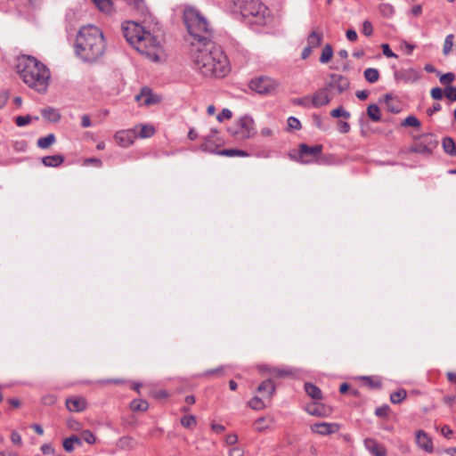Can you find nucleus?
Listing matches in <instances>:
<instances>
[{"label": "nucleus", "instance_id": "7ed1b4c3", "mask_svg": "<svg viewBox=\"0 0 456 456\" xmlns=\"http://www.w3.org/2000/svg\"><path fill=\"white\" fill-rule=\"evenodd\" d=\"M106 48L102 30L93 25L81 28L76 39V54L84 61L93 62L101 58Z\"/></svg>", "mask_w": 456, "mask_h": 456}, {"label": "nucleus", "instance_id": "680f3d73", "mask_svg": "<svg viewBox=\"0 0 456 456\" xmlns=\"http://www.w3.org/2000/svg\"><path fill=\"white\" fill-rule=\"evenodd\" d=\"M225 442L229 445H233L238 442V436L236 434H229L225 437Z\"/></svg>", "mask_w": 456, "mask_h": 456}, {"label": "nucleus", "instance_id": "6e6d98bb", "mask_svg": "<svg viewBox=\"0 0 456 456\" xmlns=\"http://www.w3.org/2000/svg\"><path fill=\"white\" fill-rule=\"evenodd\" d=\"M381 47H382L383 54L385 56H387V58H396L397 57V55L392 52V50L390 49V47L387 44H383L381 45Z\"/></svg>", "mask_w": 456, "mask_h": 456}, {"label": "nucleus", "instance_id": "39448f33", "mask_svg": "<svg viewBox=\"0 0 456 456\" xmlns=\"http://www.w3.org/2000/svg\"><path fill=\"white\" fill-rule=\"evenodd\" d=\"M183 20L192 40L191 47H196L213 41L214 30L206 17L196 8L184 9Z\"/></svg>", "mask_w": 456, "mask_h": 456}, {"label": "nucleus", "instance_id": "f8f14e48", "mask_svg": "<svg viewBox=\"0 0 456 456\" xmlns=\"http://www.w3.org/2000/svg\"><path fill=\"white\" fill-rule=\"evenodd\" d=\"M137 138L136 128L119 130L114 134V140L118 145L123 148L132 145Z\"/></svg>", "mask_w": 456, "mask_h": 456}, {"label": "nucleus", "instance_id": "37998d69", "mask_svg": "<svg viewBox=\"0 0 456 456\" xmlns=\"http://www.w3.org/2000/svg\"><path fill=\"white\" fill-rule=\"evenodd\" d=\"M312 98L310 96H304L300 98H296L293 100V104L297 106H302L305 108H311L313 107L312 104Z\"/></svg>", "mask_w": 456, "mask_h": 456}, {"label": "nucleus", "instance_id": "473e14b6", "mask_svg": "<svg viewBox=\"0 0 456 456\" xmlns=\"http://www.w3.org/2000/svg\"><path fill=\"white\" fill-rule=\"evenodd\" d=\"M434 147L435 144L433 143L424 144L423 142H420L414 145L413 151L421 154H430Z\"/></svg>", "mask_w": 456, "mask_h": 456}, {"label": "nucleus", "instance_id": "a19ab883", "mask_svg": "<svg viewBox=\"0 0 456 456\" xmlns=\"http://www.w3.org/2000/svg\"><path fill=\"white\" fill-rule=\"evenodd\" d=\"M196 418L194 415H185L181 419V424L186 428H193L196 426Z\"/></svg>", "mask_w": 456, "mask_h": 456}, {"label": "nucleus", "instance_id": "c03bdc74", "mask_svg": "<svg viewBox=\"0 0 456 456\" xmlns=\"http://www.w3.org/2000/svg\"><path fill=\"white\" fill-rule=\"evenodd\" d=\"M248 405L253 410H262L265 407L264 401L257 396L253 397L248 403Z\"/></svg>", "mask_w": 456, "mask_h": 456}, {"label": "nucleus", "instance_id": "a878e982", "mask_svg": "<svg viewBox=\"0 0 456 456\" xmlns=\"http://www.w3.org/2000/svg\"><path fill=\"white\" fill-rule=\"evenodd\" d=\"M55 135L49 134L45 137H41L37 140V145L40 149H47L55 142Z\"/></svg>", "mask_w": 456, "mask_h": 456}, {"label": "nucleus", "instance_id": "5701e85b", "mask_svg": "<svg viewBox=\"0 0 456 456\" xmlns=\"http://www.w3.org/2000/svg\"><path fill=\"white\" fill-rule=\"evenodd\" d=\"M96 7L102 12L110 15L114 12L111 0H93Z\"/></svg>", "mask_w": 456, "mask_h": 456}, {"label": "nucleus", "instance_id": "f03ea898", "mask_svg": "<svg viewBox=\"0 0 456 456\" xmlns=\"http://www.w3.org/2000/svg\"><path fill=\"white\" fill-rule=\"evenodd\" d=\"M122 32L127 43L142 56L151 61H160L163 55L160 41L139 23L132 20L124 21Z\"/></svg>", "mask_w": 456, "mask_h": 456}, {"label": "nucleus", "instance_id": "aec40b11", "mask_svg": "<svg viewBox=\"0 0 456 456\" xmlns=\"http://www.w3.org/2000/svg\"><path fill=\"white\" fill-rule=\"evenodd\" d=\"M64 161V158L62 155L56 154L46 156L42 159V163L45 167H57L61 166Z\"/></svg>", "mask_w": 456, "mask_h": 456}, {"label": "nucleus", "instance_id": "c756f323", "mask_svg": "<svg viewBox=\"0 0 456 456\" xmlns=\"http://www.w3.org/2000/svg\"><path fill=\"white\" fill-rule=\"evenodd\" d=\"M443 148L446 153L451 156H456V144L451 137H445L443 140Z\"/></svg>", "mask_w": 456, "mask_h": 456}, {"label": "nucleus", "instance_id": "9d476101", "mask_svg": "<svg viewBox=\"0 0 456 456\" xmlns=\"http://www.w3.org/2000/svg\"><path fill=\"white\" fill-rule=\"evenodd\" d=\"M322 151V145L308 146L301 144L299 147V159L301 163L307 164L317 159Z\"/></svg>", "mask_w": 456, "mask_h": 456}, {"label": "nucleus", "instance_id": "864d4df0", "mask_svg": "<svg viewBox=\"0 0 456 456\" xmlns=\"http://www.w3.org/2000/svg\"><path fill=\"white\" fill-rule=\"evenodd\" d=\"M431 97L434 100H441L444 96V91L440 87H434L430 91Z\"/></svg>", "mask_w": 456, "mask_h": 456}, {"label": "nucleus", "instance_id": "774afa93", "mask_svg": "<svg viewBox=\"0 0 456 456\" xmlns=\"http://www.w3.org/2000/svg\"><path fill=\"white\" fill-rule=\"evenodd\" d=\"M441 433L444 436H445L446 438H449L450 436L452 435L453 431L452 430V428L449 426L444 425L441 428Z\"/></svg>", "mask_w": 456, "mask_h": 456}, {"label": "nucleus", "instance_id": "c85d7f7f", "mask_svg": "<svg viewBox=\"0 0 456 456\" xmlns=\"http://www.w3.org/2000/svg\"><path fill=\"white\" fill-rule=\"evenodd\" d=\"M367 115L374 122L381 120L380 110L377 104H370L368 106Z\"/></svg>", "mask_w": 456, "mask_h": 456}, {"label": "nucleus", "instance_id": "13d9d810", "mask_svg": "<svg viewBox=\"0 0 456 456\" xmlns=\"http://www.w3.org/2000/svg\"><path fill=\"white\" fill-rule=\"evenodd\" d=\"M11 441L18 445H21L22 440L20 435L17 431H12L11 434Z\"/></svg>", "mask_w": 456, "mask_h": 456}, {"label": "nucleus", "instance_id": "de8ad7c7", "mask_svg": "<svg viewBox=\"0 0 456 456\" xmlns=\"http://www.w3.org/2000/svg\"><path fill=\"white\" fill-rule=\"evenodd\" d=\"M455 79V75L452 72H447L442 76H440L439 80L443 85H450Z\"/></svg>", "mask_w": 456, "mask_h": 456}, {"label": "nucleus", "instance_id": "a211bd4d", "mask_svg": "<svg viewBox=\"0 0 456 456\" xmlns=\"http://www.w3.org/2000/svg\"><path fill=\"white\" fill-rule=\"evenodd\" d=\"M365 449L372 456H386V448L372 438H366L363 442Z\"/></svg>", "mask_w": 456, "mask_h": 456}, {"label": "nucleus", "instance_id": "f704fd0d", "mask_svg": "<svg viewBox=\"0 0 456 456\" xmlns=\"http://www.w3.org/2000/svg\"><path fill=\"white\" fill-rule=\"evenodd\" d=\"M407 395V393L404 389H399L395 392H393L390 395V401L392 403L397 404L403 402Z\"/></svg>", "mask_w": 456, "mask_h": 456}, {"label": "nucleus", "instance_id": "2f4dec72", "mask_svg": "<svg viewBox=\"0 0 456 456\" xmlns=\"http://www.w3.org/2000/svg\"><path fill=\"white\" fill-rule=\"evenodd\" d=\"M364 78L370 83H375L379 78V72L377 69L368 68L363 72Z\"/></svg>", "mask_w": 456, "mask_h": 456}, {"label": "nucleus", "instance_id": "72a5a7b5", "mask_svg": "<svg viewBox=\"0 0 456 456\" xmlns=\"http://www.w3.org/2000/svg\"><path fill=\"white\" fill-rule=\"evenodd\" d=\"M333 56V49L331 45H326L322 51V54L320 56V62L321 63H328Z\"/></svg>", "mask_w": 456, "mask_h": 456}, {"label": "nucleus", "instance_id": "0eeeda50", "mask_svg": "<svg viewBox=\"0 0 456 456\" xmlns=\"http://www.w3.org/2000/svg\"><path fill=\"white\" fill-rule=\"evenodd\" d=\"M279 86L280 83L278 80L267 76L255 77L250 80L248 85L252 91L263 95L273 94Z\"/></svg>", "mask_w": 456, "mask_h": 456}, {"label": "nucleus", "instance_id": "58836bf2", "mask_svg": "<svg viewBox=\"0 0 456 456\" xmlns=\"http://www.w3.org/2000/svg\"><path fill=\"white\" fill-rule=\"evenodd\" d=\"M270 372L274 377H278V378L293 375V370L289 368H283V369L273 368V369H270Z\"/></svg>", "mask_w": 456, "mask_h": 456}, {"label": "nucleus", "instance_id": "c9c22d12", "mask_svg": "<svg viewBox=\"0 0 456 456\" xmlns=\"http://www.w3.org/2000/svg\"><path fill=\"white\" fill-rule=\"evenodd\" d=\"M453 40L454 36L452 34H449L445 37L444 47H443V53L444 55L447 56L450 54L452 46H453Z\"/></svg>", "mask_w": 456, "mask_h": 456}, {"label": "nucleus", "instance_id": "4c0bfd02", "mask_svg": "<svg viewBox=\"0 0 456 456\" xmlns=\"http://www.w3.org/2000/svg\"><path fill=\"white\" fill-rule=\"evenodd\" d=\"M330 116L336 118L342 117L346 119H348L351 117V114L350 112L346 110L344 107L339 106L338 108L334 109L330 111Z\"/></svg>", "mask_w": 456, "mask_h": 456}, {"label": "nucleus", "instance_id": "7c9ffc66", "mask_svg": "<svg viewBox=\"0 0 456 456\" xmlns=\"http://www.w3.org/2000/svg\"><path fill=\"white\" fill-rule=\"evenodd\" d=\"M148 408V402L142 399H134L130 403V409L134 411H144Z\"/></svg>", "mask_w": 456, "mask_h": 456}, {"label": "nucleus", "instance_id": "6ab92c4d", "mask_svg": "<svg viewBox=\"0 0 456 456\" xmlns=\"http://www.w3.org/2000/svg\"><path fill=\"white\" fill-rule=\"evenodd\" d=\"M416 444L417 445L428 452H433V441L431 437L423 430H419L416 432Z\"/></svg>", "mask_w": 456, "mask_h": 456}, {"label": "nucleus", "instance_id": "69168bd1", "mask_svg": "<svg viewBox=\"0 0 456 456\" xmlns=\"http://www.w3.org/2000/svg\"><path fill=\"white\" fill-rule=\"evenodd\" d=\"M346 35V38L351 42H354L357 40L358 36L354 29H348Z\"/></svg>", "mask_w": 456, "mask_h": 456}, {"label": "nucleus", "instance_id": "9b49d317", "mask_svg": "<svg viewBox=\"0 0 456 456\" xmlns=\"http://www.w3.org/2000/svg\"><path fill=\"white\" fill-rule=\"evenodd\" d=\"M201 149L205 151H209L213 153H216L221 156L226 157H248L249 154L242 150L236 149H225L222 151H216L215 147L211 144V141L209 137L205 139V142L201 144Z\"/></svg>", "mask_w": 456, "mask_h": 456}, {"label": "nucleus", "instance_id": "423d86ee", "mask_svg": "<svg viewBox=\"0 0 456 456\" xmlns=\"http://www.w3.org/2000/svg\"><path fill=\"white\" fill-rule=\"evenodd\" d=\"M236 8L245 18H252V22L265 25L270 21L268 8L258 0H232Z\"/></svg>", "mask_w": 456, "mask_h": 456}, {"label": "nucleus", "instance_id": "a18cd8bd", "mask_svg": "<svg viewBox=\"0 0 456 456\" xmlns=\"http://www.w3.org/2000/svg\"><path fill=\"white\" fill-rule=\"evenodd\" d=\"M126 3L138 12L144 13L145 4L143 0H126Z\"/></svg>", "mask_w": 456, "mask_h": 456}, {"label": "nucleus", "instance_id": "49530a36", "mask_svg": "<svg viewBox=\"0 0 456 456\" xmlns=\"http://www.w3.org/2000/svg\"><path fill=\"white\" fill-rule=\"evenodd\" d=\"M444 95L452 102L456 101V87L453 86H448L444 90Z\"/></svg>", "mask_w": 456, "mask_h": 456}, {"label": "nucleus", "instance_id": "79ce46f5", "mask_svg": "<svg viewBox=\"0 0 456 456\" xmlns=\"http://www.w3.org/2000/svg\"><path fill=\"white\" fill-rule=\"evenodd\" d=\"M402 126L419 128L420 122L415 116L410 115L402 122Z\"/></svg>", "mask_w": 456, "mask_h": 456}, {"label": "nucleus", "instance_id": "20e7f679", "mask_svg": "<svg viewBox=\"0 0 456 456\" xmlns=\"http://www.w3.org/2000/svg\"><path fill=\"white\" fill-rule=\"evenodd\" d=\"M17 71L22 81L37 93H45L50 82V70L35 57L23 55L19 58Z\"/></svg>", "mask_w": 456, "mask_h": 456}, {"label": "nucleus", "instance_id": "b1692460", "mask_svg": "<svg viewBox=\"0 0 456 456\" xmlns=\"http://www.w3.org/2000/svg\"><path fill=\"white\" fill-rule=\"evenodd\" d=\"M257 392L266 393L267 397H272L275 393V386L271 379H266L258 386Z\"/></svg>", "mask_w": 456, "mask_h": 456}, {"label": "nucleus", "instance_id": "f3484780", "mask_svg": "<svg viewBox=\"0 0 456 456\" xmlns=\"http://www.w3.org/2000/svg\"><path fill=\"white\" fill-rule=\"evenodd\" d=\"M135 100L140 105L150 106L159 101V97L154 95L151 89L144 87L141 93L135 96Z\"/></svg>", "mask_w": 456, "mask_h": 456}, {"label": "nucleus", "instance_id": "4468645a", "mask_svg": "<svg viewBox=\"0 0 456 456\" xmlns=\"http://www.w3.org/2000/svg\"><path fill=\"white\" fill-rule=\"evenodd\" d=\"M420 71L414 68L403 69L395 74V79L403 83H415L420 78Z\"/></svg>", "mask_w": 456, "mask_h": 456}, {"label": "nucleus", "instance_id": "1a4fd4ad", "mask_svg": "<svg viewBox=\"0 0 456 456\" xmlns=\"http://www.w3.org/2000/svg\"><path fill=\"white\" fill-rule=\"evenodd\" d=\"M330 80L326 84V87H329V91L332 97L335 94H342L346 92L350 86L349 80L339 74H331Z\"/></svg>", "mask_w": 456, "mask_h": 456}, {"label": "nucleus", "instance_id": "dca6fc26", "mask_svg": "<svg viewBox=\"0 0 456 456\" xmlns=\"http://www.w3.org/2000/svg\"><path fill=\"white\" fill-rule=\"evenodd\" d=\"M339 429V426L337 423H327V422H319L313 424L311 426V430L314 433L328 436L338 432Z\"/></svg>", "mask_w": 456, "mask_h": 456}, {"label": "nucleus", "instance_id": "e2e57ef3", "mask_svg": "<svg viewBox=\"0 0 456 456\" xmlns=\"http://www.w3.org/2000/svg\"><path fill=\"white\" fill-rule=\"evenodd\" d=\"M442 109V106L440 103H434L433 106L427 110V114L428 116H432L434 113L440 111Z\"/></svg>", "mask_w": 456, "mask_h": 456}, {"label": "nucleus", "instance_id": "5fc2aeb1", "mask_svg": "<svg viewBox=\"0 0 456 456\" xmlns=\"http://www.w3.org/2000/svg\"><path fill=\"white\" fill-rule=\"evenodd\" d=\"M232 117V113L229 109H224L221 113L217 115V120L219 122L224 121V119H230Z\"/></svg>", "mask_w": 456, "mask_h": 456}, {"label": "nucleus", "instance_id": "603ef678", "mask_svg": "<svg viewBox=\"0 0 456 456\" xmlns=\"http://www.w3.org/2000/svg\"><path fill=\"white\" fill-rule=\"evenodd\" d=\"M362 33L370 37L373 33L372 24L369 20H365L362 24Z\"/></svg>", "mask_w": 456, "mask_h": 456}, {"label": "nucleus", "instance_id": "4be33fe9", "mask_svg": "<svg viewBox=\"0 0 456 456\" xmlns=\"http://www.w3.org/2000/svg\"><path fill=\"white\" fill-rule=\"evenodd\" d=\"M41 114L45 119L50 122H57L61 119V114L56 109L53 107H47L41 110Z\"/></svg>", "mask_w": 456, "mask_h": 456}, {"label": "nucleus", "instance_id": "ea45409f", "mask_svg": "<svg viewBox=\"0 0 456 456\" xmlns=\"http://www.w3.org/2000/svg\"><path fill=\"white\" fill-rule=\"evenodd\" d=\"M379 12L382 16L390 18L395 13L394 6L390 4H382L379 5Z\"/></svg>", "mask_w": 456, "mask_h": 456}, {"label": "nucleus", "instance_id": "0e129e2a", "mask_svg": "<svg viewBox=\"0 0 456 456\" xmlns=\"http://www.w3.org/2000/svg\"><path fill=\"white\" fill-rule=\"evenodd\" d=\"M56 401V397L53 395H45L43 397L42 402L44 404L51 405L53 404Z\"/></svg>", "mask_w": 456, "mask_h": 456}, {"label": "nucleus", "instance_id": "4d7b16f0", "mask_svg": "<svg viewBox=\"0 0 456 456\" xmlns=\"http://www.w3.org/2000/svg\"><path fill=\"white\" fill-rule=\"evenodd\" d=\"M338 126L342 134H347L350 131V125L346 121H338Z\"/></svg>", "mask_w": 456, "mask_h": 456}, {"label": "nucleus", "instance_id": "ddd939ff", "mask_svg": "<svg viewBox=\"0 0 456 456\" xmlns=\"http://www.w3.org/2000/svg\"><path fill=\"white\" fill-rule=\"evenodd\" d=\"M311 98H312L311 102L313 104V107L321 108V107L328 105L331 102L332 95L329 91V87H326V86H325L316 90L313 94Z\"/></svg>", "mask_w": 456, "mask_h": 456}, {"label": "nucleus", "instance_id": "e433bc0d", "mask_svg": "<svg viewBox=\"0 0 456 456\" xmlns=\"http://www.w3.org/2000/svg\"><path fill=\"white\" fill-rule=\"evenodd\" d=\"M38 120V117H31L30 115L18 116L15 118V124L18 126H25L28 125L32 120Z\"/></svg>", "mask_w": 456, "mask_h": 456}, {"label": "nucleus", "instance_id": "393cba45", "mask_svg": "<svg viewBox=\"0 0 456 456\" xmlns=\"http://www.w3.org/2000/svg\"><path fill=\"white\" fill-rule=\"evenodd\" d=\"M137 131V136L140 135L142 138H150L155 134V128L151 125H138L134 126Z\"/></svg>", "mask_w": 456, "mask_h": 456}, {"label": "nucleus", "instance_id": "2eb2a0df", "mask_svg": "<svg viewBox=\"0 0 456 456\" xmlns=\"http://www.w3.org/2000/svg\"><path fill=\"white\" fill-rule=\"evenodd\" d=\"M67 409L71 412H82L87 408V401L82 396H71L65 402Z\"/></svg>", "mask_w": 456, "mask_h": 456}, {"label": "nucleus", "instance_id": "052dcab7", "mask_svg": "<svg viewBox=\"0 0 456 456\" xmlns=\"http://www.w3.org/2000/svg\"><path fill=\"white\" fill-rule=\"evenodd\" d=\"M244 450L240 447H233L229 451V456H243Z\"/></svg>", "mask_w": 456, "mask_h": 456}, {"label": "nucleus", "instance_id": "412c9836", "mask_svg": "<svg viewBox=\"0 0 456 456\" xmlns=\"http://www.w3.org/2000/svg\"><path fill=\"white\" fill-rule=\"evenodd\" d=\"M322 38H323V34L322 31H319V30L312 31L307 37V46H309L313 49L318 47L321 45Z\"/></svg>", "mask_w": 456, "mask_h": 456}, {"label": "nucleus", "instance_id": "8fccbe9b", "mask_svg": "<svg viewBox=\"0 0 456 456\" xmlns=\"http://www.w3.org/2000/svg\"><path fill=\"white\" fill-rule=\"evenodd\" d=\"M389 411H390L389 406L387 404H384L380 407L376 408L375 414L378 417L386 418V417H387Z\"/></svg>", "mask_w": 456, "mask_h": 456}, {"label": "nucleus", "instance_id": "6e6552de", "mask_svg": "<svg viewBox=\"0 0 456 456\" xmlns=\"http://www.w3.org/2000/svg\"><path fill=\"white\" fill-rule=\"evenodd\" d=\"M230 134L239 140H246L255 134L254 121L248 116L240 117L236 124L229 128Z\"/></svg>", "mask_w": 456, "mask_h": 456}, {"label": "nucleus", "instance_id": "bf43d9fd", "mask_svg": "<svg viewBox=\"0 0 456 456\" xmlns=\"http://www.w3.org/2000/svg\"><path fill=\"white\" fill-rule=\"evenodd\" d=\"M265 418H259L255 421V428L257 431H263L267 428L266 426H265Z\"/></svg>", "mask_w": 456, "mask_h": 456}, {"label": "nucleus", "instance_id": "bb28decb", "mask_svg": "<svg viewBox=\"0 0 456 456\" xmlns=\"http://www.w3.org/2000/svg\"><path fill=\"white\" fill-rule=\"evenodd\" d=\"M384 102L387 110L391 113L400 112V106L395 102L394 98L390 94H386L384 97Z\"/></svg>", "mask_w": 456, "mask_h": 456}, {"label": "nucleus", "instance_id": "f257e3e1", "mask_svg": "<svg viewBox=\"0 0 456 456\" xmlns=\"http://www.w3.org/2000/svg\"><path fill=\"white\" fill-rule=\"evenodd\" d=\"M193 69L206 77H224L231 70L227 56L214 41L191 47Z\"/></svg>", "mask_w": 456, "mask_h": 456}, {"label": "nucleus", "instance_id": "09e8293b", "mask_svg": "<svg viewBox=\"0 0 456 456\" xmlns=\"http://www.w3.org/2000/svg\"><path fill=\"white\" fill-rule=\"evenodd\" d=\"M82 438L88 444H93L96 442L95 436L88 429L84 430L81 434Z\"/></svg>", "mask_w": 456, "mask_h": 456}, {"label": "nucleus", "instance_id": "3c124183", "mask_svg": "<svg viewBox=\"0 0 456 456\" xmlns=\"http://www.w3.org/2000/svg\"><path fill=\"white\" fill-rule=\"evenodd\" d=\"M288 126L290 129L299 130L301 128V123L297 118L289 117L288 118Z\"/></svg>", "mask_w": 456, "mask_h": 456}, {"label": "nucleus", "instance_id": "cd10ccee", "mask_svg": "<svg viewBox=\"0 0 456 456\" xmlns=\"http://www.w3.org/2000/svg\"><path fill=\"white\" fill-rule=\"evenodd\" d=\"M305 390L306 394L311 396L313 399H321L322 398V391L318 387L314 385L313 383H305Z\"/></svg>", "mask_w": 456, "mask_h": 456}, {"label": "nucleus", "instance_id": "338daca9", "mask_svg": "<svg viewBox=\"0 0 456 456\" xmlns=\"http://www.w3.org/2000/svg\"><path fill=\"white\" fill-rule=\"evenodd\" d=\"M63 448L65 449V451L67 452H72L73 449H74V444L72 442L71 439H69V438H66L64 441H63Z\"/></svg>", "mask_w": 456, "mask_h": 456}]
</instances>
